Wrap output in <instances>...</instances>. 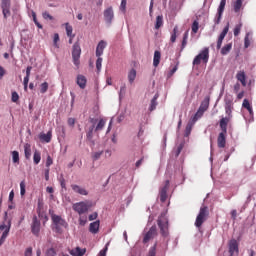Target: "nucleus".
Listing matches in <instances>:
<instances>
[{
  "instance_id": "nucleus-1",
  "label": "nucleus",
  "mask_w": 256,
  "mask_h": 256,
  "mask_svg": "<svg viewBox=\"0 0 256 256\" xmlns=\"http://www.w3.org/2000/svg\"><path fill=\"white\" fill-rule=\"evenodd\" d=\"M157 223L162 237H167L169 235V220L167 219V215L162 213L158 217Z\"/></svg>"
},
{
  "instance_id": "nucleus-2",
  "label": "nucleus",
  "mask_w": 256,
  "mask_h": 256,
  "mask_svg": "<svg viewBox=\"0 0 256 256\" xmlns=\"http://www.w3.org/2000/svg\"><path fill=\"white\" fill-rule=\"evenodd\" d=\"M208 218H209V208L207 206H202L196 217L195 227L200 229V227H202V225L205 223V221H207Z\"/></svg>"
},
{
  "instance_id": "nucleus-3",
  "label": "nucleus",
  "mask_w": 256,
  "mask_h": 256,
  "mask_svg": "<svg viewBox=\"0 0 256 256\" xmlns=\"http://www.w3.org/2000/svg\"><path fill=\"white\" fill-rule=\"evenodd\" d=\"M201 63H204V65H207L209 63V48L205 47L203 50L200 51V53L195 56L193 60V65H201Z\"/></svg>"
},
{
  "instance_id": "nucleus-4",
  "label": "nucleus",
  "mask_w": 256,
  "mask_h": 256,
  "mask_svg": "<svg viewBox=\"0 0 256 256\" xmlns=\"http://www.w3.org/2000/svg\"><path fill=\"white\" fill-rule=\"evenodd\" d=\"M72 58L75 67L79 68V65H81V46L77 42L73 45Z\"/></svg>"
},
{
  "instance_id": "nucleus-5",
  "label": "nucleus",
  "mask_w": 256,
  "mask_h": 256,
  "mask_svg": "<svg viewBox=\"0 0 256 256\" xmlns=\"http://www.w3.org/2000/svg\"><path fill=\"white\" fill-rule=\"evenodd\" d=\"M91 204L89 202H77L73 204L72 208L78 215H83L89 211Z\"/></svg>"
},
{
  "instance_id": "nucleus-6",
  "label": "nucleus",
  "mask_w": 256,
  "mask_h": 256,
  "mask_svg": "<svg viewBox=\"0 0 256 256\" xmlns=\"http://www.w3.org/2000/svg\"><path fill=\"white\" fill-rule=\"evenodd\" d=\"M0 231H4L0 238V247H1V245L5 243V240L7 239V237H9V232L11 231V220H8L7 224H5V222L0 224Z\"/></svg>"
},
{
  "instance_id": "nucleus-7",
  "label": "nucleus",
  "mask_w": 256,
  "mask_h": 256,
  "mask_svg": "<svg viewBox=\"0 0 256 256\" xmlns=\"http://www.w3.org/2000/svg\"><path fill=\"white\" fill-rule=\"evenodd\" d=\"M155 237H157V226L153 225L151 226L149 231L144 234L142 243H144V245H147V243H149V241H151L152 239H155Z\"/></svg>"
},
{
  "instance_id": "nucleus-8",
  "label": "nucleus",
  "mask_w": 256,
  "mask_h": 256,
  "mask_svg": "<svg viewBox=\"0 0 256 256\" xmlns=\"http://www.w3.org/2000/svg\"><path fill=\"white\" fill-rule=\"evenodd\" d=\"M90 123L92 125L88 126L86 128V139L87 141H89L90 143H95L93 141V133H95V123H97V120L94 118H90Z\"/></svg>"
},
{
  "instance_id": "nucleus-9",
  "label": "nucleus",
  "mask_w": 256,
  "mask_h": 256,
  "mask_svg": "<svg viewBox=\"0 0 256 256\" xmlns=\"http://www.w3.org/2000/svg\"><path fill=\"white\" fill-rule=\"evenodd\" d=\"M1 9L4 19L11 17V0H1Z\"/></svg>"
},
{
  "instance_id": "nucleus-10",
  "label": "nucleus",
  "mask_w": 256,
  "mask_h": 256,
  "mask_svg": "<svg viewBox=\"0 0 256 256\" xmlns=\"http://www.w3.org/2000/svg\"><path fill=\"white\" fill-rule=\"evenodd\" d=\"M225 5H227V0H221L220 5L218 7V12L214 19L215 25H219V23H221V18L223 17V11H225Z\"/></svg>"
},
{
  "instance_id": "nucleus-11",
  "label": "nucleus",
  "mask_w": 256,
  "mask_h": 256,
  "mask_svg": "<svg viewBox=\"0 0 256 256\" xmlns=\"http://www.w3.org/2000/svg\"><path fill=\"white\" fill-rule=\"evenodd\" d=\"M225 5H227V0H221L220 5L218 7V12L214 19L215 25H219V23H221V18L223 17V11H225Z\"/></svg>"
},
{
  "instance_id": "nucleus-12",
  "label": "nucleus",
  "mask_w": 256,
  "mask_h": 256,
  "mask_svg": "<svg viewBox=\"0 0 256 256\" xmlns=\"http://www.w3.org/2000/svg\"><path fill=\"white\" fill-rule=\"evenodd\" d=\"M40 231H41V221L37 219V216H34L32 219L31 232L33 233V235H36V237H39Z\"/></svg>"
},
{
  "instance_id": "nucleus-13",
  "label": "nucleus",
  "mask_w": 256,
  "mask_h": 256,
  "mask_svg": "<svg viewBox=\"0 0 256 256\" xmlns=\"http://www.w3.org/2000/svg\"><path fill=\"white\" fill-rule=\"evenodd\" d=\"M113 19H115V13L113 12V7H109L106 10H104V20L108 25H111V23H113Z\"/></svg>"
},
{
  "instance_id": "nucleus-14",
  "label": "nucleus",
  "mask_w": 256,
  "mask_h": 256,
  "mask_svg": "<svg viewBox=\"0 0 256 256\" xmlns=\"http://www.w3.org/2000/svg\"><path fill=\"white\" fill-rule=\"evenodd\" d=\"M229 33V22L227 25L224 27L223 31L220 33L218 40H217V49H221V45H223V40Z\"/></svg>"
},
{
  "instance_id": "nucleus-15",
  "label": "nucleus",
  "mask_w": 256,
  "mask_h": 256,
  "mask_svg": "<svg viewBox=\"0 0 256 256\" xmlns=\"http://www.w3.org/2000/svg\"><path fill=\"white\" fill-rule=\"evenodd\" d=\"M229 33V22L227 25L224 27L223 31L220 33L218 40H217V49H221V45H223V40Z\"/></svg>"
},
{
  "instance_id": "nucleus-16",
  "label": "nucleus",
  "mask_w": 256,
  "mask_h": 256,
  "mask_svg": "<svg viewBox=\"0 0 256 256\" xmlns=\"http://www.w3.org/2000/svg\"><path fill=\"white\" fill-rule=\"evenodd\" d=\"M51 217L54 225H61V227H65V229H67V227L69 226V224H67V221H65V219H62L61 216L54 214Z\"/></svg>"
},
{
  "instance_id": "nucleus-17",
  "label": "nucleus",
  "mask_w": 256,
  "mask_h": 256,
  "mask_svg": "<svg viewBox=\"0 0 256 256\" xmlns=\"http://www.w3.org/2000/svg\"><path fill=\"white\" fill-rule=\"evenodd\" d=\"M229 253L230 256L235 255V253H239V243H237V240L231 239L229 241Z\"/></svg>"
},
{
  "instance_id": "nucleus-18",
  "label": "nucleus",
  "mask_w": 256,
  "mask_h": 256,
  "mask_svg": "<svg viewBox=\"0 0 256 256\" xmlns=\"http://www.w3.org/2000/svg\"><path fill=\"white\" fill-rule=\"evenodd\" d=\"M227 132H220L217 138V145L220 149H224L225 145H227Z\"/></svg>"
},
{
  "instance_id": "nucleus-19",
  "label": "nucleus",
  "mask_w": 256,
  "mask_h": 256,
  "mask_svg": "<svg viewBox=\"0 0 256 256\" xmlns=\"http://www.w3.org/2000/svg\"><path fill=\"white\" fill-rule=\"evenodd\" d=\"M169 189V180L166 181V184L160 190V201L161 203H165L167 201V190Z\"/></svg>"
},
{
  "instance_id": "nucleus-20",
  "label": "nucleus",
  "mask_w": 256,
  "mask_h": 256,
  "mask_svg": "<svg viewBox=\"0 0 256 256\" xmlns=\"http://www.w3.org/2000/svg\"><path fill=\"white\" fill-rule=\"evenodd\" d=\"M105 47H107V42L101 40L96 47V57H101L103 55V51H105Z\"/></svg>"
},
{
  "instance_id": "nucleus-21",
  "label": "nucleus",
  "mask_w": 256,
  "mask_h": 256,
  "mask_svg": "<svg viewBox=\"0 0 256 256\" xmlns=\"http://www.w3.org/2000/svg\"><path fill=\"white\" fill-rule=\"evenodd\" d=\"M71 189L74 191V193H78V195H89V192L87 190L77 184H72Z\"/></svg>"
},
{
  "instance_id": "nucleus-22",
  "label": "nucleus",
  "mask_w": 256,
  "mask_h": 256,
  "mask_svg": "<svg viewBox=\"0 0 256 256\" xmlns=\"http://www.w3.org/2000/svg\"><path fill=\"white\" fill-rule=\"evenodd\" d=\"M76 83L80 87V89H85V87H87V78L79 74L76 78Z\"/></svg>"
},
{
  "instance_id": "nucleus-23",
  "label": "nucleus",
  "mask_w": 256,
  "mask_h": 256,
  "mask_svg": "<svg viewBox=\"0 0 256 256\" xmlns=\"http://www.w3.org/2000/svg\"><path fill=\"white\" fill-rule=\"evenodd\" d=\"M229 121H231V117H225L220 120V129L222 133H227V126L229 125Z\"/></svg>"
},
{
  "instance_id": "nucleus-24",
  "label": "nucleus",
  "mask_w": 256,
  "mask_h": 256,
  "mask_svg": "<svg viewBox=\"0 0 256 256\" xmlns=\"http://www.w3.org/2000/svg\"><path fill=\"white\" fill-rule=\"evenodd\" d=\"M52 137H53V134L51 133V131H48L47 134L41 133L39 135V139L40 141H42V143H51Z\"/></svg>"
},
{
  "instance_id": "nucleus-25",
  "label": "nucleus",
  "mask_w": 256,
  "mask_h": 256,
  "mask_svg": "<svg viewBox=\"0 0 256 256\" xmlns=\"http://www.w3.org/2000/svg\"><path fill=\"white\" fill-rule=\"evenodd\" d=\"M99 227H100L99 220L90 223V226H89L90 233H93V235H97V233H99Z\"/></svg>"
},
{
  "instance_id": "nucleus-26",
  "label": "nucleus",
  "mask_w": 256,
  "mask_h": 256,
  "mask_svg": "<svg viewBox=\"0 0 256 256\" xmlns=\"http://www.w3.org/2000/svg\"><path fill=\"white\" fill-rule=\"evenodd\" d=\"M236 79L237 81H240V83L243 85V87H247V77L245 76V72L244 71H239L236 74Z\"/></svg>"
},
{
  "instance_id": "nucleus-27",
  "label": "nucleus",
  "mask_w": 256,
  "mask_h": 256,
  "mask_svg": "<svg viewBox=\"0 0 256 256\" xmlns=\"http://www.w3.org/2000/svg\"><path fill=\"white\" fill-rule=\"evenodd\" d=\"M86 250L85 249H81L80 247H76L72 250H70V255L72 256H83L85 255Z\"/></svg>"
},
{
  "instance_id": "nucleus-28",
  "label": "nucleus",
  "mask_w": 256,
  "mask_h": 256,
  "mask_svg": "<svg viewBox=\"0 0 256 256\" xmlns=\"http://www.w3.org/2000/svg\"><path fill=\"white\" fill-rule=\"evenodd\" d=\"M159 63H161V52L159 50H156L154 52L153 66L159 67Z\"/></svg>"
},
{
  "instance_id": "nucleus-29",
  "label": "nucleus",
  "mask_w": 256,
  "mask_h": 256,
  "mask_svg": "<svg viewBox=\"0 0 256 256\" xmlns=\"http://www.w3.org/2000/svg\"><path fill=\"white\" fill-rule=\"evenodd\" d=\"M137 78V70H135V68H132L129 72H128V81L130 84H133L135 82V79Z\"/></svg>"
},
{
  "instance_id": "nucleus-30",
  "label": "nucleus",
  "mask_w": 256,
  "mask_h": 256,
  "mask_svg": "<svg viewBox=\"0 0 256 256\" xmlns=\"http://www.w3.org/2000/svg\"><path fill=\"white\" fill-rule=\"evenodd\" d=\"M209 109V98H205L199 107V111H201L202 113H205V111H207Z\"/></svg>"
},
{
  "instance_id": "nucleus-31",
  "label": "nucleus",
  "mask_w": 256,
  "mask_h": 256,
  "mask_svg": "<svg viewBox=\"0 0 256 256\" xmlns=\"http://www.w3.org/2000/svg\"><path fill=\"white\" fill-rule=\"evenodd\" d=\"M106 123H107V122L105 121V119L101 118V119L98 121L97 125L95 126V133H99V131H103V129H104Z\"/></svg>"
},
{
  "instance_id": "nucleus-32",
  "label": "nucleus",
  "mask_w": 256,
  "mask_h": 256,
  "mask_svg": "<svg viewBox=\"0 0 256 256\" xmlns=\"http://www.w3.org/2000/svg\"><path fill=\"white\" fill-rule=\"evenodd\" d=\"M157 99H159V94H155L152 98L149 111H155L157 109Z\"/></svg>"
},
{
  "instance_id": "nucleus-33",
  "label": "nucleus",
  "mask_w": 256,
  "mask_h": 256,
  "mask_svg": "<svg viewBox=\"0 0 256 256\" xmlns=\"http://www.w3.org/2000/svg\"><path fill=\"white\" fill-rule=\"evenodd\" d=\"M65 27H66L67 37H71V39H75V34H73V26H71L69 23H65Z\"/></svg>"
},
{
  "instance_id": "nucleus-34",
  "label": "nucleus",
  "mask_w": 256,
  "mask_h": 256,
  "mask_svg": "<svg viewBox=\"0 0 256 256\" xmlns=\"http://www.w3.org/2000/svg\"><path fill=\"white\" fill-rule=\"evenodd\" d=\"M24 155L25 159H31V144L26 143L24 145Z\"/></svg>"
},
{
  "instance_id": "nucleus-35",
  "label": "nucleus",
  "mask_w": 256,
  "mask_h": 256,
  "mask_svg": "<svg viewBox=\"0 0 256 256\" xmlns=\"http://www.w3.org/2000/svg\"><path fill=\"white\" fill-rule=\"evenodd\" d=\"M33 161L34 165H39V163H41V152H39L38 150L34 151Z\"/></svg>"
},
{
  "instance_id": "nucleus-36",
  "label": "nucleus",
  "mask_w": 256,
  "mask_h": 256,
  "mask_svg": "<svg viewBox=\"0 0 256 256\" xmlns=\"http://www.w3.org/2000/svg\"><path fill=\"white\" fill-rule=\"evenodd\" d=\"M231 49H233L232 43H228V44L224 45L223 48L221 49V55H228V53L231 51Z\"/></svg>"
},
{
  "instance_id": "nucleus-37",
  "label": "nucleus",
  "mask_w": 256,
  "mask_h": 256,
  "mask_svg": "<svg viewBox=\"0 0 256 256\" xmlns=\"http://www.w3.org/2000/svg\"><path fill=\"white\" fill-rule=\"evenodd\" d=\"M241 7H243V0H236L233 4L235 13H239V11H241Z\"/></svg>"
},
{
  "instance_id": "nucleus-38",
  "label": "nucleus",
  "mask_w": 256,
  "mask_h": 256,
  "mask_svg": "<svg viewBox=\"0 0 256 256\" xmlns=\"http://www.w3.org/2000/svg\"><path fill=\"white\" fill-rule=\"evenodd\" d=\"M178 32H179V27L175 26L170 37L171 43H175V41H177Z\"/></svg>"
},
{
  "instance_id": "nucleus-39",
  "label": "nucleus",
  "mask_w": 256,
  "mask_h": 256,
  "mask_svg": "<svg viewBox=\"0 0 256 256\" xmlns=\"http://www.w3.org/2000/svg\"><path fill=\"white\" fill-rule=\"evenodd\" d=\"M163 27V16H157L156 17V24H155V29H161Z\"/></svg>"
},
{
  "instance_id": "nucleus-40",
  "label": "nucleus",
  "mask_w": 256,
  "mask_h": 256,
  "mask_svg": "<svg viewBox=\"0 0 256 256\" xmlns=\"http://www.w3.org/2000/svg\"><path fill=\"white\" fill-rule=\"evenodd\" d=\"M187 39H189V30H187L183 35L181 49H185V47H187Z\"/></svg>"
},
{
  "instance_id": "nucleus-41",
  "label": "nucleus",
  "mask_w": 256,
  "mask_h": 256,
  "mask_svg": "<svg viewBox=\"0 0 256 256\" xmlns=\"http://www.w3.org/2000/svg\"><path fill=\"white\" fill-rule=\"evenodd\" d=\"M179 69V62L176 63L174 67H172L168 73V77H173L175 73H177V70Z\"/></svg>"
},
{
  "instance_id": "nucleus-42",
  "label": "nucleus",
  "mask_w": 256,
  "mask_h": 256,
  "mask_svg": "<svg viewBox=\"0 0 256 256\" xmlns=\"http://www.w3.org/2000/svg\"><path fill=\"white\" fill-rule=\"evenodd\" d=\"M157 255V243L154 244V246H152L149 249L148 255L147 256H156Z\"/></svg>"
},
{
  "instance_id": "nucleus-43",
  "label": "nucleus",
  "mask_w": 256,
  "mask_h": 256,
  "mask_svg": "<svg viewBox=\"0 0 256 256\" xmlns=\"http://www.w3.org/2000/svg\"><path fill=\"white\" fill-rule=\"evenodd\" d=\"M49 89V83L47 82H43L41 85H40V93H47Z\"/></svg>"
},
{
  "instance_id": "nucleus-44",
  "label": "nucleus",
  "mask_w": 256,
  "mask_h": 256,
  "mask_svg": "<svg viewBox=\"0 0 256 256\" xmlns=\"http://www.w3.org/2000/svg\"><path fill=\"white\" fill-rule=\"evenodd\" d=\"M243 27V24L239 23L234 28V37H238L239 33H241V29Z\"/></svg>"
},
{
  "instance_id": "nucleus-45",
  "label": "nucleus",
  "mask_w": 256,
  "mask_h": 256,
  "mask_svg": "<svg viewBox=\"0 0 256 256\" xmlns=\"http://www.w3.org/2000/svg\"><path fill=\"white\" fill-rule=\"evenodd\" d=\"M101 155H103V151L92 153L93 161H99V159H101Z\"/></svg>"
},
{
  "instance_id": "nucleus-46",
  "label": "nucleus",
  "mask_w": 256,
  "mask_h": 256,
  "mask_svg": "<svg viewBox=\"0 0 256 256\" xmlns=\"http://www.w3.org/2000/svg\"><path fill=\"white\" fill-rule=\"evenodd\" d=\"M224 101H225V107L233 106V97L226 96Z\"/></svg>"
},
{
  "instance_id": "nucleus-47",
  "label": "nucleus",
  "mask_w": 256,
  "mask_h": 256,
  "mask_svg": "<svg viewBox=\"0 0 256 256\" xmlns=\"http://www.w3.org/2000/svg\"><path fill=\"white\" fill-rule=\"evenodd\" d=\"M199 31V22L197 20H195L193 23H192V33H198Z\"/></svg>"
},
{
  "instance_id": "nucleus-48",
  "label": "nucleus",
  "mask_w": 256,
  "mask_h": 256,
  "mask_svg": "<svg viewBox=\"0 0 256 256\" xmlns=\"http://www.w3.org/2000/svg\"><path fill=\"white\" fill-rule=\"evenodd\" d=\"M12 161H13V163H19V152L18 151L12 152Z\"/></svg>"
},
{
  "instance_id": "nucleus-49",
  "label": "nucleus",
  "mask_w": 256,
  "mask_h": 256,
  "mask_svg": "<svg viewBox=\"0 0 256 256\" xmlns=\"http://www.w3.org/2000/svg\"><path fill=\"white\" fill-rule=\"evenodd\" d=\"M102 63H103V58L99 56L98 59L96 60V69L98 72L101 71Z\"/></svg>"
},
{
  "instance_id": "nucleus-50",
  "label": "nucleus",
  "mask_w": 256,
  "mask_h": 256,
  "mask_svg": "<svg viewBox=\"0 0 256 256\" xmlns=\"http://www.w3.org/2000/svg\"><path fill=\"white\" fill-rule=\"evenodd\" d=\"M107 251H109V243L99 252L98 256H107Z\"/></svg>"
},
{
  "instance_id": "nucleus-51",
  "label": "nucleus",
  "mask_w": 256,
  "mask_h": 256,
  "mask_svg": "<svg viewBox=\"0 0 256 256\" xmlns=\"http://www.w3.org/2000/svg\"><path fill=\"white\" fill-rule=\"evenodd\" d=\"M26 190H25V180L20 182V194L23 197V195H25Z\"/></svg>"
},
{
  "instance_id": "nucleus-52",
  "label": "nucleus",
  "mask_w": 256,
  "mask_h": 256,
  "mask_svg": "<svg viewBox=\"0 0 256 256\" xmlns=\"http://www.w3.org/2000/svg\"><path fill=\"white\" fill-rule=\"evenodd\" d=\"M251 45V41L249 40V34H247L244 38V47L245 49H248V47Z\"/></svg>"
},
{
  "instance_id": "nucleus-53",
  "label": "nucleus",
  "mask_w": 256,
  "mask_h": 256,
  "mask_svg": "<svg viewBox=\"0 0 256 256\" xmlns=\"http://www.w3.org/2000/svg\"><path fill=\"white\" fill-rule=\"evenodd\" d=\"M183 147H184L183 144H180V145L177 147V149H176V151H175V157H179V155H181V151H183Z\"/></svg>"
},
{
  "instance_id": "nucleus-54",
  "label": "nucleus",
  "mask_w": 256,
  "mask_h": 256,
  "mask_svg": "<svg viewBox=\"0 0 256 256\" xmlns=\"http://www.w3.org/2000/svg\"><path fill=\"white\" fill-rule=\"evenodd\" d=\"M46 255L47 256H57V252L53 248H50L46 251Z\"/></svg>"
},
{
  "instance_id": "nucleus-55",
  "label": "nucleus",
  "mask_w": 256,
  "mask_h": 256,
  "mask_svg": "<svg viewBox=\"0 0 256 256\" xmlns=\"http://www.w3.org/2000/svg\"><path fill=\"white\" fill-rule=\"evenodd\" d=\"M12 102L17 103L19 101V94L17 92H12Z\"/></svg>"
},
{
  "instance_id": "nucleus-56",
  "label": "nucleus",
  "mask_w": 256,
  "mask_h": 256,
  "mask_svg": "<svg viewBox=\"0 0 256 256\" xmlns=\"http://www.w3.org/2000/svg\"><path fill=\"white\" fill-rule=\"evenodd\" d=\"M57 43H59V34L58 33L54 34V47L59 49V44H57Z\"/></svg>"
},
{
  "instance_id": "nucleus-57",
  "label": "nucleus",
  "mask_w": 256,
  "mask_h": 256,
  "mask_svg": "<svg viewBox=\"0 0 256 256\" xmlns=\"http://www.w3.org/2000/svg\"><path fill=\"white\" fill-rule=\"evenodd\" d=\"M42 17H43V19H49V21H53V16H51V14H49V12L42 13Z\"/></svg>"
},
{
  "instance_id": "nucleus-58",
  "label": "nucleus",
  "mask_w": 256,
  "mask_h": 256,
  "mask_svg": "<svg viewBox=\"0 0 256 256\" xmlns=\"http://www.w3.org/2000/svg\"><path fill=\"white\" fill-rule=\"evenodd\" d=\"M242 107H244V109H249L251 107V103H249V100L244 99L243 103H242Z\"/></svg>"
},
{
  "instance_id": "nucleus-59",
  "label": "nucleus",
  "mask_w": 256,
  "mask_h": 256,
  "mask_svg": "<svg viewBox=\"0 0 256 256\" xmlns=\"http://www.w3.org/2000/svg\"><path fill=\"white\" fill-rule=\"evenodd\" d=\"M79 225H81L82 227H85V225H87V218L80 217Z\"/></svg>"
},
{
  "instance_id": "nucleus-60",
  "label": "nucleus",
  "mask_w": 256,
  "mask_h": 256,
  "mask_svg": "<svg viewBox=\"0 0 256 256\" xmlns=\"http://www.w3.org/2000/svg\"><path fill=\"white\" fill-rule=\"evenodd\" d=\"M24 256H33V248L29 247L26 249Z\"/></svg>"
},
{
  "instance_id": "nucleus-61",
  "label": "nucleus",
  "mask_w": 256,
  "mask_h": 256,
  "mask_svg": "<svg viewBox=\"0 0 256 256\" xmlns=\"http://www.w3.org/2000/svg\"><path fill=\"white\" fill-rule=\"evenodd\" d=\"M53 163V158H51V156H47V159H46V167H51V164Z\"/></svg>"
},
{
  "instance_id": "nucleus-62",
  "label": "nucleus",
  "mask_w": 256,
  "mask_h": 256,
  "mask_svg": "<svg viewBox=\"0 0 256 256\" xmlns=\"http://www.w3.org/2000/svg\"><path fill=\"white\" fill-rule=\"evenodd\" d=\"M126 8H127V0H122L120 5V10L125 11Z\"/></svg>"
},
{
  "instance_id": "nucleus-63",
  "label": "nucleus",
  "mask_w": 256,
  "mask_h": 256,
  "mask_svg": "<svg viewBox=\"0 0 256 256\" xmlns=\"http://www.w3.org/2000/svg\"><path fill=\"white\" fill-rule=\"evenodd\" d=\"M54 231H56L60 235L61 233H63V229H61V225H54Z\"/></svg>"
},
{
  "instance_id": "nucleus-64",
  "label": "nucleus",
  "mask_w": 256,
  "mask_h": 256,
  "mask_svg": "<svg viewBox=\"0 0 256 256\" xmlns=\"http://www.w3.org/2000/svg\"><path fill=\"white\" fill-rule=\"evenodd\" d=\"M233 110V106H225L226 114L231 117V111Z\"/></svg>"
}]
</instances>
